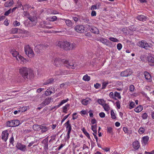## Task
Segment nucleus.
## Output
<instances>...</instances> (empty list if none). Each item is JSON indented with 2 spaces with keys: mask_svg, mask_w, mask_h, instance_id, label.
Returning a JSON list of instances; mask_svg holds the SVG:
<instances>
[{
  "mask_svg": "<svg viewBox=\"0 0 154 154\" xmlns=\"http://www.w3.org/2000/svg\"><path fill=\"white\" fill-rule=\"evenodd\" d=\"M20 75L25 80H32L33 79L34 75L33 71L30 68L23 67L19 69Z\"/></svg>",
  "mask_w": 154,
  "mask_h": 154,
  "instance_id": "f257e3e1",
  "label": "nucleus"
},
{
  "mask_svg": "<svg viewBox=\"0 0 154 154\" xmlns=\"http://www.w3.org/2000/svg\"><path fill=\"white\" fill-rule=\"evenodd\" d=\"M56 45L64 50H71L70 44L67 41H59L56 43Z\"/></svg>",
  "mask_w": 154,
  "mask_h": 154,
  "instance_id": "f03ea898",
  "label": "nucleus"
},
{
  "mask_svg": "<svg viewBox=\"0 0 154 154\" xmlns=\"http://www.w3.org/2000/svg\"><path fill=\"white\" fill-rule=\"evenodd\" d=\"M62 62L65 64L66 66L68 69H74L76 66L73 60H68L64 59L62 60Z\"/></svg>",
  "mask_w": 154,
  "mask_h": 154,
  "instance_id": "7ed1b4c3",
  "label": "nucleus"
},
{
  "mask_svg": "<svg viewBox=\"0 0 154 154\" xmlns=\"http://www.w3.org/2000/svg\"><path fill=\"white\" fill-rule=\"evenodd\" d=\"M24 50L26 54L29 57H32L34 56V53L33 50L28 45L24 47Z\"/></svg>",
  "mask_w": 154,
  "mask_h": 154,
  "instance_id": "20e7f679",
  "label": "nucleus"
},
{
  "mask_svg": "<svg viewBox=\"0 0 154 154\" xmlns=\"http://www.w3.org/2000/svg\"><path fill=\"white\" fill-rule=\"evenodd\" d=\"M138 45L139 46L146 49H147L148 48H151L152 46V44L150 43H147L146 41L144 40L139 42H138Z\"/></svg>",
  "mask_w": 154,
  "mask_h": 154,
  "instance_id": "39448f33",
  "label": "nucleus"
},
{
  "mask_svg": "<svg viewBox=\"0 0 154 154\" xmlns=\"http://www.w3.org/2000/svg\"><path fill=\"white\" fill-rule=\"evenodd\" d=\"M49 46L48 45H39L36 46L35 51L38 53H40L43 52V50H44L47 48H48Z\"/></svg>",
  "mask_w": 154,
  "mask_h": 154,
  "instance_id": "423d86ee",
  "label": "nucleus"
},
{
  "mask_svg": "<svg viewBox=\"0 0 154 154\" xmlns=\"http://www.w3.org/2000/svg\"><path fill=\"white\" fill-rule=\"evenodd\" d=\"M85 27L82 25H77L75 27V29L77 32L83 33L85 32Z\"/></svg>",
  "mask_w": 154,
  "mask_h": 154,
  "instance_id": "0eeeda50",
  "label": "nucleus"
},
{
  "mask_svg": "<svg viewBox=\"0 0 154 154\" xmlns=\"http://www.w3.org/2000/svg\"><path fill=\"white\" fill-rule=\"evenodd\" d=\"M143 74L144 77L148 82H151L152 81V78L151 76L150 73L146 71H145L143 72Z\"/></svg>",
  "mask_w": 154,
  "mask_h": 154,
  "instance_id": "6e6552de",
  "label": "nucleus"
},
{
  "mask_svg": "<svg viewBox=\"0 0 154 154\" xmlns=\"http://www.w3.org/2000/svg\"><path fill=\"white\" fill-rule=\"evenodd\" d=\"M16 147L17 149L23 152H25L26 150V146L21 143H17L16 145Z\"/></svg>",
  "mask_w": 154,
  "mask_h": 154,
  "instance_id": "1a4fd4ad",
  "label": "nucleus"
},
{
  "mask_svg": "<svg viewBox=\"0 0 154 154\" xmlns=\"http://www.w3.org/2000/svg\"><path fill=\"white\" fill-rule=\"evenodd\" d=\"M9 134L7 130L3 131L2 134V139L5 142H6L8 139Z\"/></svg>",
  "mask_w": 154,
  "mask_h": 154,
  "instance_id": "9d476101",
  "label": "nucleus"
},
{
  "mask_svg": "<svg viewBox=\"0 0 154 154\" xmlns=\"http://www.w3.org/2000/svg\"><path fill=\"white\" fill-rule=\"evenodd\" d=\"M131 74V72L130 69H127L126 70L120 73V75L122 77H128Z\"/></svg>",
  "mask_w": 154,
  "mask_h": 154,
  "instance_id": "9b49d317",
  "label": "nucleus"
},
{
  "mask_svg": "<svg viewBox=\"0 0 154 154\" xmlns=\"http://www.w3.org/2000/svg\"><path fill=\"white\" fill-rule=\"evenodd\" d=\"M17 60L19 61H20V63L22 64H24L28 61V60L20 55L18 56V60Z\"/></svg>",
  "mask_w": 154,
  "mask_h": 154,
  "instance_id": "f8f14e48",
  "label": "nucleus"
},
{
  "mask_svg": "<svg viewBox=\"0 0 154 154\" xmlns=\"http://www.w3.org/2000/svg\"><path fill=\"white\" fill-rule=\"evenodd\" d=\"M52 99L51 97L46 98L44 100L42 103L41 105L45 106L46 105H48L51 101Z\"/></svg>",
  "mask_w": 154,
  "mask_h": 154,
  "instance_id": "ddd939ff",
  "label": "nucleus"
},
{
  "mask_svg": "<svg viewBox=\"0 0 154 154\" xmlns=\"http://www.w3.org/2000/svg\"><path fill=\"white\" fill-rule=\"evenodd\" d=\"M11 53L12 54L14 57H15L16 60H18V56H20L19 52L15 49H13L11 50Z\"/></svg>",
  "mask_w": 154,
  "mask_h": 154,
  "instance_id": "4468645a",
  "label": "nucleus"
},
{
  "mask_svg": "<svg viewBox=\"0 0 154 154\" xmlns=\"http://www.w3.org/2000/svg\"><path fill=\"white\" fill-rule=\"evenodd\" d=\"M147 60L149 65L151 66H154V58L152 56L147 57Z\"/></svg>",
  "mask_w": 154,
  "mask_h": 154,
  "instance_id": "2eb2a0df",
  "label": "nucleus"
},
{
  "mask_svg": "<svg viewBox=\"0 0 154 154\" xmlns=\"http://www.w3.org/2000/svg\"><path fill=\"white\" fill-rule=\"evenodd\" d=\"M41 132L42 133H44L47 131L49 129L48 127L45 124H43L41 125Z\"/></svg>",
  "mask_w": 154,
  "mask_h": 154,
  "instance_id": "dca6fc26",
  "label": "nucleus"
},
{
  "mask_svg": "<svg viewBox=\"0 0 154 154\" xmlns=\"http://www.w3.org/2000/svg\"><path fill=\"white\" fill-rule=\"evenodd\" d=\"M28 19L30 20L29 23H32V26H33L36 23V18L34 17H30L28 18Z\"/></svg>",
  "mask_w": 154,
  "mask_h": 154,
  "instance_id": "f3484780",
  "label": "nucleus"
},
{
  "mask_svg": "<svg viewBox=\"0 0 154 154\" xmlns=\"http://www.w3.org/2000/svg\"><path fill=\"white\" fill-rule=\"evenodd\" d=\"M48 139L47 137L45 139L43 140L42 141V143L44 145V148L45 149H48Z\"/></svg>",
  "mask_w": 154,
  "mask_h": 154,
  "instance_id": "a211bd4d",
  "label": "nucleus"
},
{
  "mask_svg": "<svg viewBox=\"0 0 154 154\" xmlns=\"http://www.w3.org/2000/svg\"><path fill=\"white\" fill-rule=\"evenodd\" d=\"M14 3L13 0H9L5 3L4 6L6 7H10L14 4Z\"/></svg>",
  "mask_w": 154,
  "mask_h": 154,
  "instance_id": "6ab92c4d",
  "label": "nucleus"
},
{
  "mask_svg": "<svg viewBox=\"0 0 154 154\" xmlns=\"http://www.w3.org/2000/svg\"><path fill=\"white\" fill-rule=\"evenodd\" d=\"M60 59L59 58L56 57L54 59L53 63V64L56 66H58L60 64Z\"/></svg>",
  "mask_w": 154,
  "mask_h": 154,
  "instance_id": "aec40b11",
  "label": "nucleus"
},
{
  "mask_svg": "<svg viewBox=\"0 0 154 154\" xmlns=\"http://www.w3.org/2000/svg\"><path fill=\"white\" fill-rule=\"evenodd\" d=\"M133 146L134 149H138L140 147V143L138 141H136L133 142Z\"/></svg>",
  "mask_w": 154,
  "mask_h": 154,
  "instance_id": "412c9836",
  "label": "nucleus"
},
{
  "mask_svg": "<svg viewBox=\"0 0 154 154\" xmlns=\"http://www.w3.org/2000/svg\"><path fill=\"white\" fill-rule=\"evenodd\" d=\"M91 32L96 34H97L99 33L98 29L95 27L92 26L90 30Z\"/></svg>",
  "mask_w": 154,
  "mask_h": 154,
  "instance_id": "4be33fe9",
  "label": "nucleus"
},
{
  "mask_svg": "<svg viewBox=\"0 0 154 154\" xmlns=\"http://www.w3.org/2000/svg\"><path fill=\"white\" fill-rule=\"evenodd\" d=\"M147 17L143 15H140L136 17V19L140 21H145L146 20Z\"/></svg>",
  "mask_w": 154,
  "mask_h": 154,
  "instance_id": "5701e85b",
  "label": "nucleus"
},
{
  "mask_svg": "<svg viewBox=\"0 0 154 154\" xmlns=\"http://www.w3.org/2000/svg\"><path fill=\"white\" fill-rule=\"evenodd\" d=\"M149 140V137L148 136H144L142 137L141 142L142 143L146 145L147 143Z\"/></svg>",
  "mask_w": 154,
  "mask_h": 154,
  "instance_id": "b1692460",
  "label": "nucleus"
},
{
  "mask_svg": "<svg viewBox=\"0 0 154 154\" xmlns=\"http://www.w3.org/2000/svg\"><path fill=\"white\" fill-rule=\"evenodd\" d=\"M64 125L66 126V128L67 131H71L72 129V127L71 125L69 124V120H68L65 123Z\"/></svg>",
  "mask_w": 154,
  "mask_h": 154,
  "instance_id": "393cba45",
  "label": "nucleus"
},
{
  "mask_svg": "<svg viewBox=\"0 0 154 154\" xmlns=\"http://www.w3.org/2000/svg\"><path fill=\"white\" fill-rule=\"evenodd\" d=\"M143 109V106L141 105H139L134 109V111L138 113L141 111Z\"/></svg>",
  "mask_w": 154,
  "mask_h": 154,
  "instance_id": "a878e982",
  "label": "nucleus"
},
{
  "mask_svg": "<svg viewBox=\"0 0 154 154\" xmlns=\"http://www.w3.org/2000/svg\"><path fill=\"white\" fill-rule=\"evenodd\" d=\"M41 125H34L32 126V128L34 131H39L41 129Z\"/></svg>",
  "mask_w": 154,
  "mask_h": 154,
  "instance_id": "bb28decb",
  "label": "nucleus"
},
{
  "mask_svg": "<svg viewBox=\"0 0 154 154\" xmlns=\"http://www.w3.org/2000/svg\"><path fill=\"white\" fill-rule=\"evenodd\" d=\"M64 20H65V23L67 26L71 27L72 26V23L71 20L68 19L66 20L65 19H64Z\"/></svg>",
  "mask_w": 154,
  "mask_h": 154,
  "instance_id": "cd10ccee",
  "label": "nucleus"
},
{
  "mask_svg": "<svg viewBox=\"0 0 154 154\" xmlns=\"http://www.w3.org/2000/svg\"><path fill=\"white\" fill-rule=\"evenodd\" d=\"M69 100L68 98H67L66 99L63 100H62L59 104L57 106V108H59L60 106H62L63 104L67 102Z\"/></svg>",
  "mask_w": 154,
  "mask_h": 154,
  "instance_id": "c85d7f7f",
  "label": "nucleus"
},
{
  "mask_svg": "<svg viewBox=\"0 0 154 154\" xmlns=\"http://www.w3.org/2000/svg\"><path fill=\"white\" fill-rule=\"evenodd\" d=\"M57 19V17L56 16H54L52 17H48L47 18V20L49 21H54L56 20Z\"/></svg>",
  "mask_w": 154,
  "mask_h": 154,
  "instance_id": "c756f323",
  "label": "nucleus"
},
{
  "mask_svg": "<svg viewBox=\"0 0 154 154\" xmlns=\"http://www.w3.org/2000/svg\"><path fill=\"white\" fill-rule=\"evenodd\" d=\"M82 131L86 135V136L88 137V138L89 139H91V137L90 136L89 134L86 131L85 129L84 128L82 129Z\"/></svg>",
  "mask_w": 154,
  "mask_h": 154,
  "instance_id": "7c9ffc66",
  "label": "nucleus"
},
{
  "mask_svg": "<svg viewBox=\"0 0 154 154\" xmlns=\"http://www.w3.org/2000/svg\"><path fill=\"white\" fill-rule=\"evenodd\" d=\"M54 81V79L51 78L47 80L46 82L44 83V85H47L49 84H51L53 83Z\"/></svg>",
  "mask_w": 154,
  "mask_h": 154,
  "instance_id": "2f4dec72",
  "label": "nucleus"
},
{
  "mask_svg": "<svg viewBox=\"0 0 154 154\" xmlns=\"http://www.w3.org/2000/svg\"><path fill=\"white\" fill-rule=\"evenodd\" d=\"M6 125L9 127H14L13 120L7 121L6 123Z\"/></svg>",
  "mask_w": 154,
  "mask_h": 154,
  "instance_id": "473e14b6",
  "label": "nucleus"
},
{
  "mask_svg": "<svg viewBox=\"0 0 154 154\" xmlns=\"http://www.w3.org/2000/svg\"><path fill=\"white\" fill-rule=\"evenodd\" d=\"M90 77L88 76L87 74H86L83 76L82 79L85 81H88L90 80Z\"/></svg>",
  "mask_w": 154,
  "mask_h": 154,
  "instance_id": "72a5a7b5",
  "label": "nucleus"
},
{
  "mask_svg": "<svg viewBox=\"0 0 154 154\" xmlns=\"http://www.w3.org/2000/svg\"><path fill=\"white\" fill-rule=\"evenodd\" d=\"M70 73L69 71L66 70H62L61 74L62 75H66L69 74Z\"/></svg>",
  "mask_w": 154,
  "mask_h": 154,
  "instance_id": "f704fd0d",
  "label": "nucleus"
},
{
  "mask_svg": "<svg viewBox=\"0 0 154 154\" xmlns=\"http://www.w3.org/2000/svg\"><path fill=\"white\" fill-rule=\"evenodd\" d=\"M102 106L105 111H108L109 110L110 107L108 104L104 103Z\"/></svg>",
  "mask_w": 154,
  "mask_h": 154,
  "instance_id": "c9c22d12",
  "label": "nucleus"
},
{
  "mask_svg": "<svg viewBox=\"0 0 154 154\" xmlns=\"http://www.w3.org/2000/svg\"><path fill=\"white\" fill-rule=\"evenodd\" d=\"M13 124L14 127L18 126L19 125L20 122L18 120H13Z\"/></svg>",
  "mask_w": 154,
  "mask_h": 154,
  "instance_id": "e433bc0d",
  "label": "nucleus"
},
{
  "mask_svg": "<svg viewBox=\"0 0 154 154\" xmlns=\"http://www.w3.org/2000/svg\"><path fill=\"white\" fill-rule=\"evenodd\" d=\"M97 125H96L91 126V129L93 131L94 134H97Z\"/></svg>",
  "mask_w": 154,
  "mask_h": 154,
  "instance_id": "4c0bfd02",
  "label": "nucleus"
},
{
  "mask_svg": "<svg viewBox=\"0 0 154 154\" xmlns=\"http://www.w3.org/2000/svg\"><path fill=\"white\" fill-rule=\"evenodd\" d=\"M111 118L112 119H114L116 118V114L113 110H112L111 111Z\"/></svg>",
  "mask_w": 154,
  "mask_h": 154,
  "instance_id": "58836bf2",
  "label": "nucleus"
},
{
  "mask_svg": "<svg viewBox=\"0 0 154 154\" xmlns=\"http://www.w3.org/2000/svg\"><path fill=\"white\" fill-rule=\"evenodd\" d=\"M107 133L112 134L113 132V128L111 127L107 128Z\"/></svg>",
  "mask_w": 154,
  "mask_h": 154,
  "instance_id": "ea45409f",
  "label": "nucleus"
},
{
  "mask_svg": "<svg viewBox=\"0 0 154 154\" xmlns=\"http://www.w3.org/2000/svg\"><path fill=\"white\" fill-rule=\"evenodd\" d=\"M97 102L99 104L102 106L103 105L104 103V100L103 99H98L97 100Z\"/></svg>",
  "mask_w": 154,
  "mask_h": 154,
  "instance_id": "a19ab883",
  "label": "nucleus"
},
{
  "mask_svg": "<svg viewBox=\"0 0 154 154\" xmlns=\"http://www.w3.org/2000/svg\"><path fill=\"white\" fill-rule=\"evenodd\" d=\"M129 106V109H131L134 108L135 106L134 102L133 101L130 102Z\"/></svg>",
  "mask_w": 154,
  "mask_h": 154,
  "instance_id": "79ce46f5",
  "label": "nucleus"
},
{
  "mask_svg": "<svg viewBox=\"0 0 154 154\" xmlns=\"http://www.w3.org/2000/svg\"><path fill=\"white\" fill-rule=\"evenodd\" d=\"M18 30L17 28L12 29L10 31V33L12 34L16 33L18 32Z\"/></svg>",
  "mask_w": 154,
  "mask_h": 154,
  "instance_id": "37998d69",
  "label": "nucleus"
},
{
  "mask_svg": "<svg viewBox=\"0 0 154 154\" xmlns=\"http://www.w3.org/2000/svg\"><path fill=\"white\" fill-rule=\"evenodd\" d=\"M89 100L87 99H85L82 101V103L83 105H87L88 103Z\"/></svg>",
  "mask_w": 154,
  "mask_h": 154,
  "instance_id": "c03bdc74",
  "label": "nucleus"
},
{
  "mask_svg": "<svg viewBox=\"0 0 154 154\" xmlns=\"http://www.w3.org/2000/svg\"><path fill=\"white\" fill-rule=\"evenodd\" d=\"M115 93H114V94L112 92H110L109 94V96L111 98H113L115 100H117V99L116 97H115Z\"/></svg>",
  "mask_w": 154,
  "mask_h": 154,
  "instance_id": "a18cd8bd",
  "label": "nucleus"
},
{
  "mask_svg": "<svg viewBox=\"0 0 154 154\" xmlns=\"http://www.w3.org/2000/svg\"><path fill=\"white\" fill-rule=\"evenodd\" d=\"M69 104H66L63 107V112L66 113L67 111V108L69 106Z\"/></svg>",
  "mask_w": 154,
  "mask_h": 154,
  "instance_id": "49530a36",
  "label": "nucleus"
},
{
  "mask_svg": "<svg viewBox=\"0 0 154 154\" xmlns=\"http://www.w3.org/2000/svg\"><path fill=\"white\" fill-rule=\"evenodd\" d=\"M55 75H62L61 69H59L58 70L56 71L55 72Z\"/></svg>",
  "mask_w": 154,
  "mask_h": 154,
  "instance_id": "de8ad7c7",
  "label": "nucleus"
},
{
  "mask_svg": "<svg viewBox=\"0 0 154 154\" xmlns=\"http://www.w3.org/2000/svg\"><path fill=\"white\" fill-rule=\"evenodd\" d=\"M115 97H117L118 99H120L121 98V96L120 93L116 91L115 92Z\"/></svg>",
  "mask_w": 154,
  "mask_h": 154,
  "instance_id": "09e8293b",
  "label": "nucleus"
},
{
  "mask_svg": "<svg viewBox=\"0 0 154 154\" xmlns=\"http://www.w3.org/2000/svg\"><path fill=\"white\" fill-rule=\"evenodd\" d=\"M148 117V115L146 112H144L142 114V117L144 119H147Z\"/></svg>",
  "mask_w": 154,
  "mask_h": 154,
  "instance_id": "8fccbe9b",
  "label": "nucleus"
},
{
  "mask_svg": "<svg viewBox=\"0 0 154 154\" xmlns=\"http://www.w3.org/2000/svg\"><path fill=\"white\" fill-rule=\"evenodd\" d=\"M22 7V9L24 10L23 6L22 5L21 2H17V8H21Z\"/></svg>",
  "mask_w": 154,
  "mask_h": 154,
  "instance_id": "3c124183",
  "label": "nucleus"
},
{
  "mask_svg": "<svg viewBox=\"0 0 154 154\" xmlns=\"http://www.w3.org/2000/svg\"><path fill=\"white\" fill-rule=\"evenodd\" d=\"M70 47L71 49H74L77 47V45L74 43H72L70 44Z\"/></svg>",
  "mask_w": 154,
  "mask_h": 154,
  "instance_id": "603ef678",
  "label": "nucleus"
},
{
  "mask_svg": "<svg viewBox=\"0 0 154 154\" xmlns=\"http://www.w3.org/2000/svg\"><path fill=\"white\" fill-rule=\"evenodd\" d=\"M109 39L110 41L113 42H119V40L115 38L110 37Z\"/></svg>",
  "mask_w": 154,
  "mask_h": 154,
  "instance_id": "864d4df0",
  "label": "nucleus"
},
{
  "mask_svg": "<svg viewBox=\"0 0 154 154\" xmlns=\"http://www.w3.org/2000/svg\"><path fill=\"white\" fill-rule=\"evenodd\" d=\"M52 93L51 91L49 90V89H48L47 90L45 91V94L46 96H48L50 95Z\"/></svg>",
  "mask_w": 154,
  "mask_h": 154,
  "instance_id": "5fc2aeb1",
  "label": "nucleus"
},
{
  "mask_svg": "<svg viewBox=\"0 0 154 154\" xmlns=\"http://www.w3.org/2000/svg\"><path fill=\"white\" fill-rule=\"evenodd\" d=\"M145 131L144 129L142 127H140L139 130V133L141 134H143Z\"/></svg>",
  "mask_w": 154,
  "mask_h": 154,
  "instance_id": "6e6d98bb",
  "label": "nucleus"
},
{
  "mask_svg": "<svg viewBox=\"0 0 154 154\" xmlns=\"http://www.w3.org/2000/svg\"><path fill=\"white\" fill-rule=\"evenodd\" d=\"M108 84V82H103L102 85V88L103 89H105Z\"/></svg>",
  "mask_w": 154,
  "mask_h": 154,
  "instance_id": "4d7b16f0",
  "label": "nucleus"
},
{
  "mask_svg": "<svg viewBox=\"0 0 154 154\" xmlns=\"http://www.w3.org/2000/svg\"><path fill=\"white\" fill-rule=\"evenodd\" d=\"M23 6L24 7V10H25L26 11L30 8V6L29 4H26Z\"/></svg>",
  "mask_w": 154,
  "mask_h": 154,
  "instance_id": "13d9d810",
  "label": "nucleus"
},
{
  "mask_svg": "<svg viewBox=\"0 0 154 154\" xmlns=\"http://www.w3.org/2000/svg\"><path fill=\"white\" fill-rule=\"evenodd\" d=\"M100 41L104 44H106L107 42V40L106 39L103 38H101L100 39Z\"/></svg>",
  "mask_w": 154,
  "mask_h": 154,
  "instance_id": "bf43d9fd",
  "label": "nucleus"
},
{
  "mask_svg": "<svg viewBox=\"0 0 154 154\" xmlns=\"http://www.w3.org/2000/svg\"><path fill=\"white\" fill-rule=\"evenodd\" d=\"M13 24L15 26H19L20 25V23L17 21L15 20L13 23Z\"/></svg>",
  "mask_w": 154,
  "mask_h": 154,
  "instance_id": "052dcab7",
  "label": "nucleus"
},
{
  "mask_svg": "<svg viewBox=\"0 0 154 154\" xmlns=\"http://www.w3.org/2000/svg\"><path fill=\"white\" fill-rule=\"evenodd\" d=\"M11 9L10 8L7 11H6L5 14L4 15L5 16H8L11 13Z\"/></svg>",
  "mask_w": 154,
  "mask_h": 154,
  "instance_id": "680f3d73",
  "label": "nucleus"
},
{
  "mask_svg": "<svg viewBox=\"0 0 154 154\" xmlns=\"http://www.w3.org/2000/svg\"><path fill=\"white\" fill-rule=\"evenodd\" d=\"M134 90V85H131L129 87V90L131 92H133Z\"/></svg>",
  "mask_w": 154,
  "mask_h": 154,
  "instance_id": "e2e57ef3",
  "label": "nucleus"
},
{
  "mask_svg": "<svg viewBox=\"0 0 154 154\" xmlns=\"http://www.w3.org/2000/svg\"><path fill=\"white\" fill-rule=\"evenodd\" d=\"M116 104L117 108L118 109H120L121 107V105L120 104V102H119V101L118 100V101H117L116 103Z\"/></svg>",
  "mask_w": 154,
  "mask_h": 154,
  "instance_id": "0e129e2a",
  "label": "nucleus"
},
{
  "mask_svg": "<svg viewBox=\"0 0 154 154\" xmlns=\"http://www.w3.org/2000/svg\"><path fill=\"white\" fill-rule=\"evenodd\" d=\"M117 47L118 50H120L122 48V44L121 43L118 44L117 45Z\"/></svg>",
  "mask_w": 154,
  "mask_h": 154,
  "instance_id": "69168bd1",
  "label": "nucleus"
},
{
  "mask_svg": "<svg viewBox=\"0 0 154 154\" xmlns=\"http://www.w3.org/2000/svg\"><path fill=\"white\" fill-rule=\"evenodd\" d=\"M97 8L96 5H92L91 8V9L92 11H94V10L97 9Z\"/></svg>",
  "mask_w": 154,
  "mask_h": 154,
  "instance_id": "338daca9",
  "label": "nucleus"
},
{
  "mask_svg": "<svg viewBox=\"0 0 154 154\" xmlns=\"http://www.w3.org/2000/svg\"><path fill=\"white\" fill-rule=\"evenodd\" d=\"M69 115H70V114H68L67 115L65 116L64 117L63 119L61 120V124H62L64 121L69 117Z\"/></svg>",
  "mask_w": 154,
  "mask_h": 154,
  "instance_id": "774afa93",
  "label": "nucleus"
}]
</instances>
